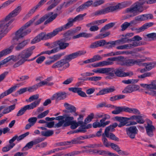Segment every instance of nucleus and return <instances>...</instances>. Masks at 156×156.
I'll list each match as a JSON object with an SVG mask.
<instances>
[{
    "instance_id": "f257e3e1",
    "label": "nucleus",
    "mask_w": 156,
    "mask_h": 156,
    "mask_svg": "<svg viewBox=\"0 0 156 156\" xmlns=\"http://www.w3.org/2000/svg\"><path fill=\"white\" fill-rule=\"evenodd\" d=\"M21 10V6H18L0 21V40L10 30L9 26L14 20L12 18L17 16Z\"/></svg>"
},
{
    "instance_id": "f03ea898",
    "label": "nucleus",
    "mask_w": 156,
    "mask_h": 156,
    "mask_svg": "<svg viewBox=\"0 0 156 156\" xmlns=\"http://www.w3.org/2000/svg\"><path fill=\"white\" fill-rule=\"evenodd\" d=\"M86 53L85 51H80L67 55L65 56L64 58L58 61L54 64L52 66L51 68L54 69L58 68L62 70L65 69L69 67V61L78 56L84 55Z\"/></svg>"
},
{
    "instance_id": "7ed1b4c3",
    "label": "nucleus",
    "mask_w": 156,
    "mask_h": 156,
    "mask_svg": "<svg viewBox=\"0 0 156 156\" xmlns=\"http://www.w3.org/2000/svg\"><path fill=\"white\" fill-rule=\"evenodd\" d=\"M39 16V15H37L34 17L17 30L15 32V36L13 39H21L29 34L31 32V29L27 28L30 27L36 20L38 19Z\"/></svg>"
},
{
    "instance_id": "20e7f679",
    "label": "nucleus",
    "mask_w": 156,
    "mask_h": 156,
    "mask_svg": "<svg viewBox=\"0 0 156 156\" xmlns=\"http://www.w3.org/2000/svg\"><path fill=\"white\" fill-rule=\"evenodd\" d=\"M92 71L95 73L104 74L111 77L114 76L115 74L118 76L122 77H123L124 73L120 68L115 69L113 68H98L93 69Z\"/></svg>"
},
{
    "instance_id": "39448f33",
    "label": "nucleus",
    "mask_w": 156,
    "mask_h": 156,
    "mask_svg": "<svg viewBox=\"0 0 156 156\" xmlns=\"http://www.w3.org/2000/svg\"><path fill=\"white\" fill-rule=\"evenodd\" d=\"M35 48V46H32L27 49L23 51L18 56H19V59L13 66L14 68H17L23 65L27 61H30L33 59L28 60L27 58L32 54V51Z\"/></svg>"
},
{
    "instance_id": "423d86ee",
    "label": "nucleus",
    "mask_w": 156,
    "mask_h": 156,
    "mask_svg": "<svg viewBox=\"0 0 156 156\" xmlns=\"http://www.w3.org/2000/svg\"><path fill=\"white\" fill-rule=\"evenodd\" d=\"M61 31L60 27L54 30L52 32L47 34L44 32L41 33L31 41V43L34 44L40 41L41 40H46L51 38Z\"/></svg>"
},
{
    "instance_id": "0eeeda50",
    "label": "nucleus",
    "mask_w": 156,
    "mask_h": 156,
    "mask_svg": "<svg viewBox=\"0 0 156 156\" xmlns=\"http://www.w3.org/2000/svg\"><path fill=\"white\" fill-rule=\"evenodd\" d=\"M144 10L143 6L138 5L136 3L133 5L132 7L128 8L126 10V12L127 13H131L132 14L126 16L125 19H128L130 17L134 16L142 12Z\"/></svg>"
},
{
    "instance_id": "6e6552de",
    "label": "nucleus",
    "mask_w": 156,
    "mask_h": 156,
    "mask_svg": "<svg viewBox=\"0 0 156 156\" xmlns=\"http://www.w3.org/2000/svg\"><path fill=\"white\" fill-rule=\"evenodd\" d=\"M122 5L120 3L113 6H110L100 10H98L94 12L93 14L94 16H99L105 14L109 12H112L122 8Z\"/></svg>"
},
{
    "instance_id": "1a4fd4ad",
    "label": "nucleus",
    "mask_w": 156,
    "mask_h": 156,
    "mask_svg": "<svg viewBox=\"0 0 156 156\" xmlns=\"http://www.w3.org/2000/svg\"><path fill=\"white\" fill-rule=\"evenodd\" d=\"M87 15L86 13L83 14H80L74 19L70 18L68 19V23L65 25L60 27L62 31L65 30L69 28L73 25V23L76 21H79L83 19L84 17Z\"/></svg>"
},
{
    "instance_id": "9d476101",
    "label": "nucleus",
    "mask_w": 156,
    "mask_h": 156,
    "mask_svg": "<svg viewBox=\"0 0 156 156\" xmlns=\"http://www.w3.org/2000/svg\"><path fill=\"white\" fill-rule=\"evenodd\" d=\"M118 126V124L115 123L112 125L107 127L105 128L104 134L105 136L109 138L112 140H118L119 139L113 133L109 132H110L113 131L115 129L114 128Z\"/></svg>"
},
{
    "instance_id": "9b49d317",
    "label": "nucleus",
    "mask_w": 156,
    "mask_h": 156,
    "mask_svg": "<svg viewBox=\"0 0 156 156\" xmlns=\"http://www.w3.org/2000/svg\"><path fill=\"white\" fill-rule=\"evenodd\" d=\"M12 43L16 45L15 49L16 51H20L23 49L28 44L27 40L21 41V39H12Z\"/></svg>"
},
{
    "instance_id": "f8f14e48",
    "label": "nucleus",
    "mask_w": 156,
    "mask_h": 156,
    "mask_svg": "<svg viewBox=\"0 0 156 156\" xmlns=\"http://www.w3.org/2000/svg\"><path fill=\"white\" fill-rule=\"evenodd\" d=\"M151 121L149 120H147V125L145 126L146 133L150 137H152L154 135L153 132L155 130V127L152 125Z\"/></svg>"
},
{
    "instance_id": "ddd939ff",
    "label": "nucleus",
    "mask_w": 156,
    "mask_h": 156,
    "mask_svg": "<svg viewBox=\"0 0 156 156\" xmlns=\"http://www.w3.org/2000/svg\"><path fill=\"white\" fill-rule=\"evenodd\" d=\"M127 134L131 139H134L138 130L135 126H132L126 129Z\"/></svg>"
},
{
    "instance_id": "4468645a",
    "label": "nucleus",
    "mask_w": 156,
    "mask_h": 156,
    "mask_svg": "<svg viewBox=\"0 0 156 156\" xmlns=\"http://www.w3.org/2000/svg\"><path fill=\"white\" fill-rule=\"evenodd\" d=\"M122 38L123 44L129 43V42L133 41V43H136L137 45L136 47L140 45V44L137 41H139L142 40V38L138 35H136L134 36L131 39H128L126 37H125Z\"/></svg>"
},
{
    "instance_id": "2eb2a0df",
    "label": "nucleus",
    "mask_w": 156,
    "mask_h": 156,
    "mask_svg": "<svg viewBox=\"0 0 156 156\" xmlns=\"http://www.w3.org/2000/svg\"><path fill=\"white\" fill-rule=\"evenodd\" d=\"M65 39H62L60 40L55 41L56 47H58L59 50L64 49L69 46V44L68 43H65Z\"/></svg>"
},
{
    "instance_id": "dca6fc26",
    "label": "nucleus",
    "mask_w": 156,
    "mask_h": 156,
    "mask_svg": "<svg viewBox=\"0 0 156 156\" xmlns=\"http://www.w3.org/2000/svg\"><path fill=\"white\" fill-rule=\"evenodd\" d=\"M19 59V56L11 55L9 56L0 62V65H2L11 62L12 61L16 62Z\"/></svg>"
},
{
    "instance_id": "f3484780",
    "label": "nucleus",
    "mask_w": 156,
    "mask_h": 156,
    "mask_svg": "<svg viewBox=\"0 0 156 156\" xmlns=\"http://www.w3.org/2000/svg\"><path fill=\"white\" fill-rule=\"evenodd\" d=\"M68 90L69 91H72L74 93H77L79 96L84 98L87 97L86 93L83 91L82 90V89L79 87H70L69 88Z\"/></svg>"
},
{
    "instance_id": "a211bd4d",
    "label": "nucleus",
    "mask_w": 156,
    "mask_h": 156,
    "mask_svg": "<svg viewBox=\"0 0 156 156\" xmlns=\"http://www.w3.org/2000/svg\"><path fill=\"white\" fill-rule=\"evenodd\" d=\"M156 80L152 81L150 84H146L141 83L140 86L142 87L147 90H156Z\"/></svg>"
},
{
    "instance_id": "6ab92c4d",
    "label": "nucleus",
    "mask_w": 156,
    "mask_h": 156,
    "mask_svg": "<svg viewBox=\"0 0 156 156\" xmlns=\"http://www.w3.org/2000/svg\"><path fill=\"white\" fill-rule=\"evenodd\" d=\"M20 85V84H17L16 85H15L2 93L0 94V98H3L5 96L11 94L12 92L15 91L16 90V87H18Z\"/></svg>"
},
{
    "instance_id": "aec40b11",
    "label": "nucleus",
    "mask_w": 156,
    "mask_h": 156,
    "mask_svg": "<svg viewBox=\"0 0 156 156\" xmlns=\"http://www.w3.org/2000/svg\"><path fill=\"white\" fill-rule=\"evenodd\" d=\"M137 45L136 43H132V44H125L116 47V49L119 50L128 49L136 47Z\"/></svg>"
},
{
    "instance_id": "412c9836",
    "label": "nucleus",
    "mask_w": 156,
    "mask_h": 156,
    "mask_svg": "<svg viewBox=\"0 0 156 156\" xmlns=\"http://www.w3.org/2000/svg\"><path fill=\"white\" fill-rule=\"evenodd\" d=\"M61 1V0H50L48 2L47 4L49 5L51 4L47 8V10L49 11L58 5Z\"/></svg>"
},
{
    "instance_id": "4be33fe9",
    "label": "nucleus",
    "mask_w": 156,
    "mask_h": 156,
    "mask_svg": "<svg viewBox=\"0 0 156 156\" xmlns=\"http://www.w3.org/2000/svg\"><path fill=\"white\" fill-rule=\"evenodd\" d=\"M115 90L114 87L107 88L103 89L100 90L98 93L97 94V95H104L108 93L112 92Z\"/></svg>"
},
{
    "instance_id": "5701e85b",
    "label": "nucleus",
    "mask_w": 156,
    "mask_h": 156,
    "mask_svg": "<svg viewBox=\"0 0 156 156\" xmlns=\"http://www.w3.org/2000/svg\"><path fill=\"white\" fill-rule=\"evenodd\" d=\"M93 5V1H89L80 5L76 9L77 12H80L83 10L87 9V8L90 6L91 5Z\"/></svg>"
},
{
    "instance_id": "b1692460",
    "label": "nucleus",
    "mask_w": 156,
    "mask_h": 156,
    "mask_svg": "<svg viewBox=\"0 0 156 156\" xmlns=\"http://www.w3.org/2000/svg\"><path fill=\"white\" fill-rule=\"evenodd\" d=\"M41 99H39L37 101H35L32 103L31 104L29 105H26L24 107L26 111L27 110H30L33 109L34 108H35L40 103Z\"/></svg>"
},
{
    "instance_id": "393cba45",
    "label": "nucleus",
    "mask_w": 156,
    "mask_h": 156,
    "mask_svg": "<svg viewBox=\"0 0 156 156\" xmlns=\"http://www.w3.org/2000/svg\"><path fill=\"white\" fill-rule=\"evenodd\" d=\"M123 44L122 38L115 41H112L110 42H107L106 45V47L108 48H110L113 47L116 44Z\"/></svg>"
},
{
    "instance_id": "a878e982",
    "label": "nucleus",
    "mask_w": 156,
    "mask_h": 156,
    "mask_svg": "<svg viewBox=\"0 0 156 156\" xmlns=\"http://www.w3.org/2000/svg\"><path fill=\"white\" fill-rule=\"evenodd\" d=\"M13 48V46H11L8 48L4 49L0 51V59L2 57L10 54Z\"/></svg>"
},
{
    "instance_id": "bb28decb",
    "label": "nucleus",
    "mask_w": 156,
    "mask_h": 156,
    "mask_svg": "<svg viewBox=\"0 0 156 156\" xmlns=\"http://www.w3.org/2000/svg\"><path fill=\"white\" fill-rule=\"evenodd\" d=\"M64 123L63 124V126H67L70 125V123L73 122L74 118L73 117L64 115Z\"/></svg>"
},
{
    "instance_id": "cd10ccee",
    "label": "nucleus",
    "mask_w": 156,
    "mask_h": 156,
    "mask_svg": "<svg viewBox=\"0 0 156 156\" xmlns=\"http://www.w3.org/2000/svg\"><path fill=\"white\" fill-rule=\"evenodd\" d=\"M107 20V19L95 20L90 23L87 24L86 25V26L88 27H89L92 25H99L102 23H105Z\"/></svg>"
},
{
    "instance_id": "c85d7f7f",
    "label": "nucleus",
    "mask_w": 156,
    "mask_h": 156,
    "mask_svg": "<svg viewBox=\"0 0 156 156\" xmlns=\"http://www.w3.org/2000/svg\"><path fill=\"white\" fill-rule=\"evenodd\" d=\"M154 23H147L143 25L142 27L139 28H136L135 29L137 32L139 33L143 31L147 28L152 26Z\"/></svg>"
},
{
    "instance_id": "c756f323",
    "label": "nucleus",
    "mask_w": 156,
    "mask_h": 156,
    "mask_svg": "<svg viewBox=\"0 0 156 156\" xmlns=\"http://www.w3.org/2000/svg\"><path fill=\"white\" fill-rule=\"evenodd\" d=\"M64 116H59L55 118V119L56 120H59V122L56 123L55 125V127L58 128L63 125L64 123Z\"/></svg>"
},
{
    "instance_id": "7c9ffc66",
    "label": "nucleus",
    "mask_w": 156,
    "mask_h": 156,
    "mask_svg": "<svg viewBox=\"0 0 156 156\" xmlns=\"http://www.w3.org/2000/svg\"><path fill=\"white\" fill-rule=\"evenodd\" d=\"M146 2L148 4H151L156 3V0H139L136 3L139 6H143L142 5Z\"/></svg>"
},
{
    "instance_id": "2f4dec72",
    "label": "nucleus",
    "mask_w": 156,
    "mask_h": 156,
    "mask_svg": "<svg viewBox=\"0 0 156 156\" xmlns=\"http://www.w3.org/2000/svg\"><path fill=\"white\" fill-rule=\"evenodd\" d=\"M52 14H53L52 12H50L48 13L45 15L43 16L39 19L36 22L34 23L35 25H37L41 24L43 22H44L46 19L49 18V17Z\"/></svg>"
},
{
    "instance_id": "473e14b6",
    "label": "nucleus",
    "mask_w": 156,
    "mask_h": 156,
    "mask_svg": "<svg viewBox=\"0 0 156 156\" xmlns=\"http://www.w3.org/2000/svg\"><path fill=\"white\" fill-rule=\"evenodd\" d=\"M64 105L66 109L69 112L71 113L76 112V108L74 106L67 103H64Z\"/></svg>"
},
{
    "instance_id": "72a5a7b5",
    "label": "nucleus",
    "mask_w": 156,
    "mask_h": 156,
    "mask_svg": "<svg viewBox=\"0 0 156 156\" xmlns=\"http://www.w3.org/2000/svg\"><path fill=\"white\" fill-rule=\"evenodd\" d=\"M125 107L116 106L114 111L112 112V113L114 114H119L122 112H125Z\"/></svg>"
},
{
    "instance_id": "f704fd0d",
    "label": "nucleus",
    "mask_w": 156,
    "mask_h": 156,
    "mask_svg": "<svg viewBox=\"0 0 156 156\" xmlns=\"http://www.w3.org/2000/svg\"><path fill=\"white\" fill-rule=\"evenodd\" d=\"M125 112L134 114H140V112L137 109L133 108H129L125 107Z\"/></svg>"
},
{
    "instance_id": "c9c22d12",
    "label": "nucleus",
    "mask_w": 156,
    "mask_h": 156,
    "mask_svg": "<svg viewBox=\"0 0 156 156\" xmlns=\"http://www.w3.org/2000/svg\"><path fill=\"white\" fill-rule=\"evenodd\" d=\"M145 20L143 15H139L136 17L135 19L131 21V23H133V25H135L138 23L139 21H141Z\"/></svg>"
},
{
    "instance_id": "e433bc0d",
    "label": "nucleus",
    "mask_w": 156,
    "mask_h": 156,
    "mask_svg": "<svg viewBox=\"0 0 156 156\" xmlns=\"http://www.w3.org/2000/svg\"><path fill=\"white\" fill-rule=\"evenodd\" d=\"M58 51L59 48L58 47H56L53 48L51 50H47L42 51L40 53V55H42L44 54L50 55L51 54L56 52Z\"/></svg>"
},
{
    "instance_id": "4c0bfd02",
    "label": "nucleus",
    "mask_w": 156,
    "mask_h": 156,
    "mask_svg": "<svg viewBox=\"0 0 156 156\" xmlns=\"http://www.w3.org/2000/svg\"><path fill=\"white\" fill-rule=\"evenodd\" d=\"M102 119L100 120V122L102 123L104 125V126L108 125L110 123V121H109L105 122L106 119H110V116L107 114H104V117Z\"/></svg>"
},
{
    "instance_id": "58836bf2",
    "label": "nucleus",
    "mask_w": 156,
    "mask_h": 156,
    "mask_svg": "<svg viewBox=\"0 0 156 156\" xmlns=\"http://www.w3.org/2000/svg\"><path fill=\"white\" fill-rule=\"evenodd\" d=\"M65 54V52L61 53L58 55H55L49 57L50 60L53 63L56 60L59 59L61 57Z\"/></svg>"
},
{
    "instance_id": "ea45409f",
    "label": "nucleus",
    "mask_w": 156,
    "mask_h": 156,
    "mask_svg": "<svg viewBox=\"0 0 156 156\" xmlns=\"http://www.w3.org/2000/svg\"><path fill=\"white\" fill-rule=\"evenodd\" d=\"M82 121H79L76 122L75 121H73L70 123V128L72 129H76L79 125H82L83 123Z\"/></svg>"
},
{
    "instance_id": "a19ab883",
    "label": "nucleus",
    "mask_w": 156,
    "mask_h": 156,
    "mask_svg": "<svg viewBox=\"0 0 156 156\" xmlns=\"http://www.w3.org/2000/svg\"><path fill=\"white\" fill-rule=\"evenodd\" d=\"M97 151L99 154L101 155H108L111 156H116V154L104 150H98Z\"/></svg>"
},
{
    "instance_id": "79ce46f5",
    "label": "nucleus",
    "mask_w": 156,
    "mask_h": 156,
    "mask_svg": "<svg viewBox=\"0 0 156 156\" xmlns=\"http://www.w3.org/2000/svg\"><path fill=\"white\" fill-rule=\"evenodd\" d=\"M111 58H108L106 61L99 62V64L101 66H108L112 65L113 64V61L110 59Z\"/></svg>"
},
{
    "instance_id": "37998d69",
    "label": "nucleus",
    "mask_w": 156,
    "mask_h": 156,
    "mask_svg": "<svg viewBox=\"0 0 156 156\" xmlns=\"http://www.w3.org/2000/svg\"><path fill=\"white\" fill-rule=\"evenodd\" d=\"M115 23H111L106 25L101 29L100 32H101L110 29L113 27L115 25Z\"/></svg>"
},
{
    "instance_id": "c03bdc74",
    "label": "nucleus",
    "mask_w": 156,
    "mask_h": 156,
    "mask_svg": "<svg viewBox=\"0 0 156 156\" xmlns=\"http://www.w3.org/2000/svg\"><path fill=\"white\" fill-rule=\"evenodd\" d=\"M54 133L53 131L52 130H46V131H43L41 132L42 136H49L52 135Z\"/></svg>"
},
{
    "instance_id": "a18cd8bd",
    "label": "nucleus",
    "mask_w": 156,
    "mask_h": 156,
    "mask_svg": "<svg viewBox=\"0 0 156 156\" xmlns=\"http://www.w3.org/2000/svg\"><path fill=\"white\" fill-rule=\"evenodd\" d=\"M15 108V105H13L6 107L3 111V113L6 114L11 112L14 110Z\"/></svg>"
},
{
    "instance_id": "49530a36",
    "label": "nucleus",
    "mask_w": 156,
    "mask_h": 156,
    "mask_svg": "<svg viewBox=\"0 0 156 156\" xmlns=\"http://www.w3.org/2000/svg\"><path fill=\"white\" fill-rule=\"evenodd\" d=\"M111 60H112L113 62L114 61H117L119 62V64H121L120 62H124L125 59L123 56H120L118 57H114L111 58L110 59Z\"/></svg>"
},
{
    "instance_id": "de8ad7c7",
    "label": "nucleus",
    "mask_w": 156,
    "mask_h": 156,
    "mask_svg": "<svg viewBox=\"0 0 156 156\" xmlns=\"http://www.w3.org/2000/svg\"><path fill=\"white\" fill-rule=\"evenodd\" d=\"M16 0H8L6 1L3 3L2 5L0 6V9L2 8H3L8 6Z\"/></svg>"
},
{
    "instance_id": "09e8293b",
    "label": "nucleus",
    "mask_w": 156,
    "mask_h": 156,
    "mask_svg": "<svg viewBox=\"0 0 156 156\" xmlns=\"http://www.w3.org/2000/svg\"><path fill=\"white\" fill-rule=\"evenodd\" d=\"M39 97V95L38 94H35L30 96L28 99H27L26 101L28 102H30L33 101L37 100Z\"/></svg>"
},
{
    "instance_id": "8fccbe9b",
    "label": "nucleus",
    "mask_w": 156,
    "mask_h": 156,
    "mask_svg": "<svg viewBox=\"0 0 156 156\" xmlns=\"http://www.w3.org/2000/svg\"><path fill=\"white\" fill-rule=\"evenodd\" d=\"M93 126L94 128L97 127H104L105 126L102 123V122H98V120H97L95 122H94L93 124Z\"/></svg>"
},
{
    "instance_id": "3c124183",
    "label": "nucleus",
    "mask_w": 156,
    "mask_h": 156,
    "mask_svg": "<svg viewBox=\"0 0 156 156\" xmlns=\"http://www.w3.org/2000/svg\"><path fill=\"white\" fill-rule=\"evenodd\" d=\"M133 23H131V21L130 23L125 22L122 24L121 27L122 28V30L124 31L129 26L133 25Z\"/></svg>"
},
{
    "instance_id": "603ef678",
    "label": "nucleus",
    "mask_w": 156,
    "mask_h": 156,
    "mask_svg": "<svg viewBox=\"0 0 156 156\" xmlns=\"http://www.w3.org/2000/svg\"><path fill=\"white\" fill-rule=\"evenodd\" d=\"M138 81V80L136 79L128 80H123L122 81V83L126 84H133L136 83Z\"/></svg>"
},
{
    "instance_id": "864d4df0",
    "label": "nucleus",
    "mask_w": 156,
    "mask_h": 156,
    "mask_svg": "<svg viewBox=\"0 0 156 156\" xmlns=\"http://www.w3.org/2000/svg\"><path fill=\"white\" fill-rule=\"evenodd\" d=\"M14 146V144L12 145H8L2 148V151L3 152H6L9 151Z\"/></svg>"
},
{
    "instance_id": "5fc2aeb1",
    "label": "nucleus",
    "mask_w": 156,
    "mask_h": 156,
    "mask_svg": "<svg viewBox=\"0 0 156 156\" xmlns=\"http://www.w3.org/2000/svg\"><path fill=\"white\" fill-rule=\"evenodd\" d=\"M52 14H53L49 17V18L44 23V24H46L47 23L51 22L57 16V13L53 15H52Z\"/></svg>"
},
{
    "instance_id": "6e6d98bb",
    "label": "nucleus",
    "mask_w": 156,
    "mask_h": 156,
    "mask_svg": "<svg viewBox=\"0 0 156 156\" xmlns=\"http://www.w3.org/2000/svg\"><path fill=\"white\" fill-rule=\"evenodd\" d=\"M144 61V59H137L135 61V64H136L139 66H144L146 63H142Z\"/></svg>"
},
{
    "instance_id": "4d7b16f0",
    "label": "nucleus",
    "mask_w": 156,
    "mask_h": 156,
    "mask_svg": "<svg viewBox=\"0 0 156 156\" xmlns=\"http://www.w3.org/2000/svg\"><path fill=\"white\" fill-rule=\"evenodd\" d=\"M101 78L102 77L100 76H94L87 78V80L89 81L96 82L100 80L101 79Z\"/></svg>"
},
{
    "instance_id": "13d9d810",
    "label": "nucleus",
    "mask_w": 156,
    "mask_h": 156,
    "mask_svg": "<svg viewBox=\"0 0 156 156\" xmlns=\"http://www.w3.org/2000/svg\"><path fill=\"white\" fill-rule=\"evenodd\" d=\"M81 153V152L78 151H74L65 154V156H74Z\"/></svg>"
},
{
    "instance_id": "bf43d9fd",
    "label": "nucleus",
    "mask_w": 156,
    "mask_h": 156,
    "mask_svg": "<svg viewBox=\"0 0 156 156\" xmlns=\"http://www.w3.org/2000/svg\"><path fill=\"white\" fill-rule=\"evenodd\" d=\"M103 138H102V140L103 141V144L104 145L107 147H108L110 146V144H109L107 141V139L105 137L104 134H103L102 135Z\"/></svg>"
},
{
    "instance_id": "052dcab7",
    "label": "nucleus",
    "mask_w": 156,
    "mask_h": 156,
    "mask_svg": "<svg viewBox=\"0 0 156 156\" xmlns=\"http://www.w3.org/2000/svg\"><path fill=\"white\" fill-rule=\"evenodd\" d=\"M33 146V143L31 141H30L23 148V151H26L27 150L31 148Z\"/></svg>"
},
{
    "instance_id": "680f3d73",
    "label": "nucleus",
    "mask_w": 156,
    "mask_h": 156,
    "mask_svg": "<svg viewBox=\"0 0 156 156\" xmlns=\"http://www.w3.org/2000/svg\"><path fill=\"white\" fill-rule=\"evenodd\" d=\"M49 111L47 110L45 111L42 113L39 114L37 116V118L40 119H41L45 117L48 113Z\"/></svg>"
},
{
    "instance_id": "e2e57ef3",
    "label": "nucleus",
    "mask_w": 156,
    "mask_h": 156,
    "mask_svg": "<svg viewBox=\"0 0 156 156\" xmlns=\"http://www.w3.org/2000/svg\"><path fill=\"white\" fill-rule=\"evenodd\" d=\"M155 65L156 64L155 63H150L148 64L146 63V64L145 66H146L145 68L146 70H149L154 68Z\"/></svg>"
},
{
    "instance_id": "0e129e2a",
    "label": "nucleus",
    "mask_w": 156,
    "mask_h": 156,
    "mask_svg": "<svg viewBox=\"0 0 156 156\" xmlns=\"http://www.w3.org/2000/svg\"><path fill=\"white\" fill-rule=\"evenodd\" d=\"M94 116L93 114H91L90 115H88L87 117L84 120V123L86 124L90 122L92 119H93Z\"/></svg>"
},
{
    "instance_id": "69168bd1",
    "label": "nucleus",
    "mask_w": 156,
    "mask_h": 156,
    "mask_svg": "<svg viewBox=\"0 0 156 156\" xmlns=\"http://www.w3.org/2000/svg\"><path fill=\"white\" fill-rule=\"evenodd\" d=\"M37 118L36 117H33L29 118L28 122L33 126H34L36 122Z\"/></svg>"
},
{
    "instance_id": "338daca9",
    "label": "nucleus",
    "mask_w": 156,
    "mask_h": 156,
    "mask_svg": "<svg viewBox=\"0 0 156 156\" xmlns=\"http://www.w3.org/2000/svg\"><path fill=\"white\" fill-rule=\"evenodd\" d=\"M104 2L105 1L103 0L97 1L93 3V6L94 7H96L103 4Z\"/></svg>"
},
{
    "instance_id": "774afa93",
    "label": "nucleus",
    "mask_w": 156,
    "mask_h": 156,
    "mask_svg": "<svg viewBox=\"0 0 156 156\" xmlns=\"http://www.w3.org/2000/svg\"><path fill=\"white\" fill-rule=\"evenodd\" d=\"M132 92L130 85L127 86L122 91L123 93L128 94Z\"/></svg>"
}]
</instances>
